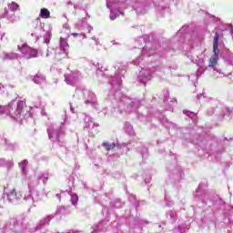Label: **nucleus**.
I'll return each mask as SVG.
<instances>
[{"label":"nucleus","mask_w":233,"mask_h":233,"mask_svg":"<svg viewBox=\"0 0 233 233\" xmlns=\"http://www.w3.org/2000/svg\"><path fill=\"white\" fill-rule=\"evenodd\" d=\"M219 34L216 33L213 39V56L219 57Z\"/></svg>","instance_id":"obj_1"},{"label":"nucleus","mask_w":233,"mask_h":233,"mask_svg":"<svg viewBox=\"0 0 233 233\" xmlns=\"http://www.w3.org/2000/svg\"><path fill=\"white\" fill-rule=\"evenodd\" d=\"M40 17L43 19H48L50 17V11H48L46 8H42L40 10Z\"/></svg>","instance_id":"obj_2"},{"label":"nucleus","mask_w":233,"mask_h":233,"mask_svg":"<svg viewBox=\"0 0 233 233\" xmlns=\"http://www.w3.org/2000/svg\"><path fill=\"white\" fill-rule=\"evenodd\" d=\"M102 147H105L106 150L110 151V150H114L116 148V144L115 143L109 144L106 142H103Z\"/></svg>","instance_id":"obj_3"},{"label":"nucleus","mask_w":233,"mask_h":233,"mask_svg":"<svg viewBox=\"0 0 233 233\" xmlns=\"http://www.w3.org/2000/svg\"><path fill=\"white\" fill-rule=\"evenodd\" d=\"M218 57L216 56H212L209 59V66H211L212 68H214V66H216V65H218Z\"/></svg>","instance_id":"obj_4"},{"label":"nucleus","mask_w":233,"mask_h":233,"mask_svg":"<svg viewBox=\"0 0 233 233\" xmlns=\"http://www.w3.org/2000/svg\"><path fill=\"white\" fill-rule=\"evenodd\" d=\"M8 8L9 10H11V12H15L16 10H19V5L12 2L11 4H9Z\"/></svg>","instance_id":"obj_5"},{"label":"nucleus","mask_w":233,"mask_h":233,"mask_svg":"<svg viewBox=\"0 0 233 233\" xmlns=\"http://www.w3.org/2000/svg\"><path fill=\"white\" fill-rule=\"evenodd\" d=\"M31 57H37V51H33V54L31 55Z\"/></svg>","instance_id":"obj_6"},{"label":"nucleus","mask_w":233,"mask_h":233,"mask_svg":"<svg viewBox=\"0 0 233 233\" xmlns=\"http://www.w3.org/2000/svg\"><path fill=\"white\" fill-rule=\"evenodd\" d=\"M22 165H23V166L28 165V160H24V161L22 162Z\"/></svg>","instance_id":"obj_7"},{"label":"nucleus","mask_w":233,"mask_h":233,"mask_svg":"<svg viewBox=\"0 0 233 233\" xmlns=\"http://www.w3.org/2000/svg\"><path fill=\"white\" fill-rule=\"evenodd\" d=\"M71 35H73V37H77L79 35V34L77 33H72Z\"/></svg>","instance_id":"obj_8"},{"label":"nucleus","mask_w":233,"mask_h":233,"mask_svg":"<svg viewBox=\"0 0 233 233\" xmlns=\"http://www.w3.org/2000/svg\"><path fill=\"white\" fill-rule=\"evenodd\" d=\"M11 194H12V196H14V194H15V189H13V190L11 191Z\"/></svg>","instance_id":"obj_9"},{"label":"nucleus","mask_w":233,"mask_h":233,"mask_svg":"<svg viewBox=\"0 0 233 233\" xmlns=\"http://www.w3.org/2000/svg\"><path fill=\"white\" fill-rule=\"evenodd\" d=\"M110 19H111L112 21H114L115 18L111 16Z\"/></svg>","instance_id":"obj_10"}]
</instances>
